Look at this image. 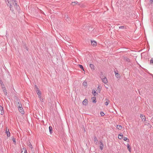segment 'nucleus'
Here are the masks:
<instances>
[{
	"label": "nucleus",
	"mask_w": 153,
	"mask_h": 153,
	"mask_svg": "<svg viewBox=\"0 0 153 153\" xmlns=\"http://www.w3.org/2000/svg\"><path fill=\"white\" fill-rule=\"evenodd\" d=\"M18 110L22 114H24V112L23 110V109L22 107V106L21 105V106H19V107H18Z\"/></svg>",
	"instance_id": "1"
},
{
	"label": "nucleus",
	"mask_w": 153,
	"mask_h": 153,
	"mask_svg": "<svg viewBox=\"0 0 153 153\" xmlns=\"http://www.w3.org/2000/svg\"><path fill=\"white\" fill-rule=\"evenodd\" d=\"M36 92L38 95L39 97H40L41 95V92L39 90H35Z\"/></svg>",
	"instance_id": "2"
},
{
	"label": "nucleus",
	"mask_w": 153,
	"mask_h": 153,
	"mask_svg": "<svg viewBox=\"0 0 153 153\" xmlns=\"http://www.w3.org/2000/svg\"><path fill=\"white\" fill-rule=\"evenodd\" d=\"M100 148L101 150H102L103 148L104 145L103 144L102 142V140L100 141Z\"/></svg>",
	"instance_id": "3"
},
{
	"label": "nucleus",
	"mask_w": 153,
	"mask_h": 153,
	"mask_svg": "<svg viewBox=\"0 0 153 153\" xmlns=\"http://www.w3.org/2000/svg\"><path fill=\"white\" fill-rule=\"evenodd\" d=\"M140 117L141 119H142V121H145L146 120V117L144 115L142 114H140Z\"/></svg>",
	"instance_id": "4"
},
{
	"label": "nucleus",
	"mask_w": 153,
	"mask_h": 153,
	"mask_svg": "<svg viewBox=\"0 0 153 153\" xmlns=\"http://www.w3.org/2000/svg\"><path fill=\"white\" fill-rule=\"evenodd\" d=\"M5 133L7 134V137H9L10 136V133L9 131V129H7V128H6Z\"/></svg>",
	"instance_id": "5"
},
{
	"label": "nucleus",
	"mask_w": 153,
	"mask_h": 153,
	"mask_svg": "<svg viewBox=\"0 0 153 153\" xmlns=\"http://www.w3.org/2000/svg\"><path fill=\"white\" fill-rule=\"evenodd\" d=\"M4 111L3 108L0 105V114L2 115L4 114Z\"/></svg>",
	"instance_id": "6"
},
{
	"label": "nucleus",
	"mask_w": 153,
	"mask_h": 153,
	"mask_svg": "<svg viewBox=\"0 0 153 153\" xmlns=\"http://www.w3.org/2000/svg\"><path fill=\"white\" fill-rule=\"evenodd\" d=\"M88 102L87 99H85L82 102V104L83 105L86 106L88 104Z\"/></svg>",
	"instance_id": "7"
},
{
	"label": "nucleus",
	"mask_w": 153,
	"mask_h": 153,
	"mask_svg": "<svg viewBox=\"0 0 153 153\" xmlns=\"http://www.w3.org/2000/svg\"><path fill=\"white\" fill-rule=\"evenodd\" d=\"M91 45L93 46H96L97 45V43L95 41H91Z\"/></svg>",
	"instance_id": "8"
},
{
	"label": "nucleus",
	"mask_w": 153,
	"mask_h": 153,
	"mask_svg": "<svg viewBox=\"0 0 153 153\" xmlns=\"http://www.w3.org/2000/svg\"><path fill=\"white\" fill-rule=\"evenodd\" d=\"M90 67L92 71H94L95 70V66L93 64H90Z\"/></svg>",
	"instance_id": "9"
},
{
	"label": "nucleus",
	"mask_w": 153,
	"mask_h": 153,
	"mask_svg": "<svg viewBox=\"0 0 153 153\" xmlns=\"http://www.w3.org/2000/svg\"><path fill=\"white\" fill-rule=\"evenodd\" d=\"M102 82L106 84L107 83V79L105 77L104 78H102Z\"/></svg>",
	"instance_id": "10"
},
{
	"label": "nucleus",
	"mask_w": 153,
	"mask_h": 153,
	"mask_svg": "<svg viewBox=\"0 0 153 153\" xmlns=\"http://www.w3.org/2000/svg\"><path fill=\"white\" fill-rule=\"evenodd\" d=\"M65 20L68 23H70L71 22L70 18L68 17V16L66 17Z\"/></svg>",
	"instance_id": "11"
},
{
	"label": "nucleus",
	"mask_w": 153,
	"mask_h": 153,
	"mask_svg": "<svg viewBox=\"0 0 153 153\" xmlns=\"http://www.w3.org/2000/svg\"><path fill=\"white\" fill-rule=\"evenodd\" d=\"M94 142L96 144H97L98 143V140L97 139V137L96 136H94Z\"/></svg>",
	"instance_id": "12"
},
{
	"label": "nucleus",
	"mask_w": 153,
	"mask_h": 153,
	"mask_svg": "<svg viewBox=\"0 0 153 153\" xmlns=\"http://www.w3.org/2000/svg\"><path fill=\"white\" fill-rule=\"evenodd\" d=\"M16 105L18 107H19V106H21V105H22L21 102L19 101H18L16 103Z\"/></svg>",
	"instance_id": "13"
},
{
	"label": "nucleus",
	"mask_w": 153,
	"mask_h": 153,
	"mask_svg": "<svg viewBox=\"0 0 153 153\" xmlns=\"http://www.w3.org/2000/svg\"><path fill=\"white\" fill-rule=\"evenodd\" d=\"M123 137V135L122 134H119L118 136V138L119 139H122Z\"/></svg>",
	"instance_id": "14"
},
{
	"label": "nucleus",
	"mask_w": 153,
	"mask_h": 153,
	"mask_svg": "<svg viewBox=\"0 0 153 153\" xmlns=\"http://www.w3.org/2000/svg\"><path fill=\"white\" fill-rule=\"evenodd\" d=\"M3 91L4 92L5 94V95H7V90H6L5 88V87H3Z\"/></svg>",
	"instance_id": "15"
},
{
	"label": "nucleus",
	"mask_w": 153,
	"mask_h": 153,
	"mask_svg": "<svg viewBox=\"0 0 153 153\" xmlns=\"http://www.w3.org/2000/svg\"><path fill=\"white\" fill-rule=\"evenodd\" d=\"M127 146L128 150L129 151V152H131V148L130 147V146L129 144H128L127 145Z\"/></svg>",
	"instance_id": "16"
},
{
	"label": "nucleus",
	"mask_w": 153,
	"mask_h": 153,
	"mask_svg": "<svg viewBox=\"0 0 153 153\" xmlns=\"http://www.w3.org/2000/svg\"><path fill=\"white\" fill-rule=\"evenodd\" d=\"M116 128L120 130L122 128V126L120 125H117V126Z\"/></svg>",
	"instance_id": "17"
},
{
	"label": "nucleus",
	"mask_w": 153,
	"mask_h": 153,
	"mask_svg": "<svg viewBox=\"0 0 153 153\" xmlns=\"http://www.w3.org/2000/svg\"><path fill=\"white\" fill-rule=\"evenodd\" d=\"M28 145L30 148H31V149H32L33 148V146L31 144L30 142H29L28 143Z\"/></svg>",
	"instance_id": "18"
},
{
	"label": "nucleus",
	"mask_w": 153,
	"mask_h": 153,
	"mask_svg": "<svg viewBox=\"0 0 153 153\" xmlns=\"http://www.w3.org/2000/svg\"><path fill=\"white\" fill-rule=\"evenodd\" d=\"M92 102H93L96 103L97 102V101L96 100V97H93L92 98Z\"/></svg>",
	"instance_id": "19"
},
{
	"label": "nucleus",
	"mask_w": 153,
	"mask_h": 153,
	"mask_svg": "<svg viewBox=\"0 0 153 153\" xmlns=\"http://www.w3.org/2000/svg\"><path fill=\"white\" fill-rule=\"evenodd\" d=\"M49 131L50 134H51L52 133V128L51 126H50L49 127Z\"/></svg>",
	"instance_id": "20"
},
{
	"label": "nucleus",
	"mask_w": 153,
	"mask_h": 153,
	"mask_svg": "<svg viewBox=\"0 0 153 153\" xmlns=\"http://www.w3.org/2000/svg\"><path fill=\"white\" fill-rule=\"evenodd\" d=\"M124 141H126L127 142H129V140L126 137H124L123 139Z\"/></svg>",
	"instance_id": "21"
},
{
	"label": "nucleus",
	"mask_w": 153,
	"mask_h": 153,
	"mask_svg": "<svg viewBox=\"0 0 153 153\" xmlns=\"http://www.w3.org/2000/svg\"><path fill=\"white\" fill-rule=\"evenodd\" d=\"M78 3L77 1H75L74 2H72L71 3V4L72 5L74 6L76 4H77Z\"/></svg>",
	"instance_id": "22"
},
{
	"label": "nucleus",
	"mask_w": 153,
	"mask_h": 153,
	"mask_svg": "<svg viewBox=\"0 0 153 153\" xmlns=\"http://www.w3.org/2000/svg\"><path fill=\"white\" fill-rule=\"evenodd\" d=\"M7 74H8V77H7L8 78H9L11 80V76L10 75V73L9 72H7Z\"/></svg>",
	"instance_id": "23"
},
{
	"label": "nucleus",
	"mask_w": 153,
	"mask_h": 153,
	"mask_svg": "<svg viewBox=\"0 0 153 153\" xmlns=\"http://www.w3.org/2000/svg\"><path fill=\"white\" fill-rule=\"evenodd\" d=\"M83 85L85 87L87 86V83L86 82H84L83 83Z\"/></svg>",
	"instance_id": "24"
},
{
	"label": "nucleus",
	"mask_w": 153,
	"mask_h": 153,
	"mask_svg": "<svg viewBox=\"0 0 153 153\" xmlns=\"http://www.w3.org/2000/svg\"><path fill=\"white\" fill-rule=\"evenodd\" d=\"M79 68H81L82 69L83 71H84L83 67L82 65H79Z\"/></svg>",
	"instance_id": "25"
},
{
	"label": "nucleus",
	"mask_w": 153,
	"mask_h": 153,
	"mask_svg": "<svg viewBox=\"0 0 153 153\" xmlns=\"http://www.w3.org/2000/svg\"><path fill=\"white\" fill-rule=\"evenodd\" d=\"M97 88V89L98 90V92H100V91H101V87L99 85L98 87Z\"/></svg>",
	"instance_id": "26"
},
{
	"label": "nucleus",
	"mask_w": 153,
	"mask_h": 153,
	"mask_svg": "<svg viewBox=\"0 0 153 153\" xmlns=\"http://www.w3.org/2000/svg\"><path fill=\"white\" fill-rule=\"evenodd\" d=\"M115 74L117 78L119 77L120 76V75L118 73H116V72H115Z\"/></svg>",
	"instance_id": "27"
},
{
	"label": "nucleus",
	"mask_w": 153,
	"mask_h": 153,
	"mask_svg": "<svg viewBox=\"0 0 153 153\" xmlns=\"http://www.w3.org/2000/svg\"><path fill=\"white\" fill-rule=\"evenodd\" d=\"M92 94L94 96H95L96 95V94H97V93L94 90V91H92Z\"/></svg>",
	"instance_id": "28"
},
{
	"label": "nucleus",
	"mask_w": 153,
	"mask_h": 153,
	"mask_svg": "<svg viewBox=\"0 0 153 153\" xmlns=\"http://www.w3.org/2000/svg\"><path fill=\"white\" fill-rule=\"evenodd\" d=\"M109 102V100H108L107 101L105 102V105H108Z\"/></svg>",
	"instance_id": "29"
},
{
	"label": "nucleus",
	"mask_w": 153,
	"mask_h": 153,
	"mask_svg": "<svg viewBox=\"0 0 153 153\" xmlns=\"http://www.w3.org/2000/svg\"><path fill=\"white\" fill-rule=\"evenodd\" d=\"M100 115L101 116H103L105 115V114L103 112H101L100 113Z\"/></svg>",
	"instance_id": "30"
},
{
	"label": "nucleus",
	"mask_w": 153,
	"mask_h": 153,
	"mask_svg": "<svg viewBox=\"0 0 153 153\" xmlns=\"http://www.w3.org/2000/svg\"><path fill=\"white\" fill-rule=\"evenodd\" d=\"M7 5L8 6H9L10 7H11V4L10 3V2H9V3H7Z\"/></svg>",
	"instance_id": "31"
},
{
	"label": "nucleus",
	"mask_w": 153,
	"mask_h": 153,
	"mask_svg": "<svg viewBox=\"0 0 153 153\" xmlns=\"http://www.w3.org/2000/svg\"><path fill=\"white\" fill-rule=\"evenodd\" d=\"M39 98L41 102H43V99L42 98L41 96Z\"/></svg>",
	"instance_id": "32"
},
{
	"label": "nucleus",
	"mask_w": 153,
	"mask_h": 153,
	"mask_svg": "<svg viewBox=\"0 0 153 153\" xmlns=\"http://www.w3.org/2000/svg\"><path fill=\"white\" fill-rule=\"evenodd\" d=\"M150 64L153 63V58H152L150 60Z\"/></svg>",
	"instance_id": "33"
},
{
	"label": "nucleus",
	"mask_w": 153,
	"mask_h": 153,
	"mask_svg": "<svg viewBox=\"0 0 153 153\" xmlns=\"http://www.w3.org/2000/svg\"><path fill=\"white\" fill-rule=\"evenodd\" d=\"M124 27L123 26H121L119 27V28L120 29H124Z\"/></svg>",
	"instance_id": "34"
},
{
	"label": "nucleus",
	"mask_w": 153,
	"mask_h": 153,
	"mask_svg": "<svg viewBox=\"0 0 153 153\" xmlns=\"http://www.w3.org/2000/svg\"><path fill=\"white\" fill-rule=\"evenodd\" d=\"M12 140L14 142V143H16V139L13 138H12Z\"/></svg>",
	"instance_id": "35"
},
{
	"label": "nucleus",
	"mask_w": 153,
	"mask_h": 153,
	"mask_svg": "<svg viewBox=\"0 0 153 153\" xmlns=\"http://www.w3.org/2000/svg\"><path fill=\"white\" fill-rule=\"evenodd\" d=\"M35 88H36V89L35 90H39L37 87V86L36 85H35Z\"/></svg>",
	"instance_id": "36"
},
{
	"label": "nucleus",
	"mask_w": 153,
	"mask_h": 153,
	"mask_svg": "<svg viewBox=\"0 0 153 153\" xmlns=\"http://www.w3.org/2000/svg\"><path fill=\"white\" fill-rule=\"evenodd\" d=\"M126 61L128 62H129L130 61V60L128 58H127L126 59Z\"/></svg>",
	"instance_id": "37"
},
{
	"label": "nucleus",
	"mask_w": 153,
	"mask_h": 153,
	"mask_svg": "<svg viewBox=\"0 0 153 153\" xmlns=\"http://www.w3.org/2000/svg\"><path fill=\"white\" fill-rule=\"evenodd\" d=\"M24 150H25L24 153H27V151L26 149H24Z\"/></svg>",
	"instance_id": "38"
},
{
	"label": "nucleus",
	"mask_w": 153,
	"mask_h": 153,
	"mask_svg": "<svg viewBox=\"0 0 153 153\" xmlns=\"http://www.w3.org/2000/svg\"><path fill=\"white\" fill-rule=\"evenodd\" d=\"M5 0L6 2H7V3H9V2H10V0Z\"/></svg>",
	"instance_id": "39"
},
{
	"label": "nucleus",
	"mask_w": 153,
	"mask_h": 153,
	"mask_svg": "<svg viewBox=\"0 0 153 153\" xmlns=\"http://www.w3.org/2000/svg\"><path fill=\"white\" fill-rule=\"evenodd\" d=\"M13 3H16V0H13Z\"/></svg>",
	"instance_id": "40"
},
{
	"label": "nucleus",
	"mask_w": 153,
	"mask_h": 153,
	"mask_svg": "<svg viewBox=\"0 0 153 153\" xmlns=\"http://www.w3.org/2000/svg\"><path fill=\"white\" fill-rule=\"evenodd\" d=\"M149 1L151 3H152L153 2V0H150Z\"/></svg>",
	"instance_id": "41"
},
{
	"label": "nucleus",
	"mask_w": 153,
	"mask_h": 153,
	"mask_svg": "<svg viewBox=\"0 0 153 153\" xmlns=\"http://www.w3.org/2000/svg\"><path fill=\"white\" fill-rule=\"evenodd\" d=\"M13 4H15V5L17 6V4L16 3H13Z\"/></svg>",
	"instance_id": "42"
},
{
	"label": "nucleus",
	"mask_w": 153,
	"mask_h": 153,
	"mask_svg": "<svg viewBox=\"0 0 153 153\" xmlns=\"http://www.w3.org/2000/svg\"><path fill=\"white\" fill-rule=\"evenodd\" d=\"M13 4H15V5L17 6V4L16 3H13Z\"/></svg>",
	"instance_id": "43"
},
{
	"label": "nucleus",
	"mask_w": 153,
	"mask_h": 153,
	"mask_svg": "<svg viewBox=\"0 0 153 153\" xmlns=\"http://www.w3.org/2000/svg\"><path fill=\"white\" fill-rule=\"evenodd\" d=\"M0 81H1V80H0Z\"/></svg>",
	"instance_id": "44"
}]
</instances>
